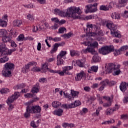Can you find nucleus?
<instances>
[{"label":"nucleus","mask_w":128,"mask_h":128,"mask_svg":"<svg viewBox=\"0 0 128 128\" xmlns=\"http://www.w3.org/2000/svg\"><path fill=\"white\" fill-rule=\"evenodd\" d=\"M82 11L80 7L76 8V6L70 7L67 9L66 12L65 13L64 12L60 10L58 16H67L68 18H71L72 20H78L80 18V16L76 15L80 14Z\"/></svg>","instance_id":"1"},{"label":"nucleus","mask_w":128,"mask_h":128,"mask_svg":"<svg viewBox=\"0 0 128 128\" xmlns=\"http://www.w3.org/2000/svg\"><path fill=\"white\" fill-rule=\"evenodd\" d=\"M106 26L110 30V34L112 36H114V38H120L122 35L118 30H117L118 26H116V25L114 24V22H108L106 24Z\"/></svg>","instance_id":"2"},{"label":"nucleus","mask_w":128,"mask_h":128,"mask_svg":"<svg viewBox=\"0 0 128 128\" xmlns=\"http://www.w3.org/2000/svg\"><path fill=\"white\" fill-rule=\"evenodd\" d=\"M120 65L116 64L114 63H109L108 66L107 70L108 72H112L113 76H118L120 74Z\"/></svg>","instance_id":"3"},{"label":"nucleus","mask_w":128,"mask_h":128,"mask_svg":"<svg viewBox=\"0 0 128 128\" xmlns=\"http://www.w3.org/2000/svg\"><path fill=\"white\" fill-rule=\"evenodd\" d=\"M14 68V64L7 62L4 65V69L2 71V74L4 76L8 77L12 76V70Z\"/></svg>","instance_id":"4"},{"label":"nucleus","mask_w":128,"mask_h":128,"mask_svg":"<svg viewBox=\"0 0 128 128\" xmlns=\"http://www.w3.org/2000/svg\"><path fill=\"white\" fill-rule=\"evenodd\" d=\"M14 50H8L5 43H0V52L2 56H10Z\"/></svg>","instance_id":"5"},{"label":"nucleus","mask_w":128,"mask_h":128,"mask_svg":"<svg viewBox=\"0 0 128 128\" xmlns=\"http://www.w3.org/2000/svg\"><path fill=\"white\" fill-rule=\"evenodd\" d=\"M114 46H106L104 47H102L100 50V52L103 56H106V54H108L112 52H114Z\"/></svg>","instance_id":"6"},{"label":"nucleus","mask_w":128,"mask_h":128,"mask_svg":"<svg viewBox=\"0 0 128 128\" xmlns=\"http://www.w3.org/2000/svg\"><path fill=\"white\" fill-rule=\"evenodd\" d=\"M86 14L90 13L92 14V12H96L98 10V4L94 3V4H89L86 6Z\"/></svg>","instance_id":"7"},{"label":"nucleus","mask_w":128,"mask_h":128,"mask_svg":"<svg viewBox=\"0 0 128 128\" xmlns=\"http://www.w3.org/2000/svg\"><path fill=\"white\" fill-rule=\"evenodd\" d=\"M89 36H93L94 38H98V36H104V33L102 32V31L100 30V29L97 28V29L90 31Z\"/></svg>","instance_id":"8"},{"label":"nucleus","mask_w":128,"mask_h":128,"mask_svg":"<svg viewBox=\"0 0 128 128\" xmlns=\"http://www.w3.org/2000/svg\"><path fill=\"white\" fill-rule=\"evenodd\" d=\"M74 66H72L62 67V71L60 70V76H64V74H65L70 76L72 74V72H70V70H72Z\"/></svg>","instance_id":"9"},{"label":"nucleus","mask_w":128,"mask_h":128,"mask_svg":"<svg viewBox=\"0 0 128 128\" xmlns=\"http://www.w3.org/2000/svg\"><path fill=\"white\" fill-rule=\"evenodd\" d=\"M30 114H40L42 108L39 106H28Z\"/></svg>","instance_id":"10"},{"label":"nucleus","mask_w":128,"mask_h":128,"mask_svg":"<svg viewBox=\"0 0 128 128\" xmlns=\"http://www.w3.org/2000/svg\"><path fill=\"white\" fill-rule=\"evenodd\" d=\"M66 44V43L64 42H62L61 44H58L56 43L54 46L53 48L51 50L50 52V54H54L56 50H58V46H64Z\"/></svg>","instance_id":"11"},{"label":"nucleus","mask_w":128,"mask_h":128,"mask_svg":"<svg viewBox=\"0 0 128 128\" xmlns=\"http://www.w3.org/2000/svg\"><path fill=\"white\" fill-rule=\"evenodd\" d=\"M8 34L7 33V34L4 35L2 37V42H3L4 44V42H11L12 36H10V32H9ZM0 44H2V42H1Z\"/></svg>","instance_id":"12"},{"label":"nucleus","mask_w":128,"mask_h":128,"mask_svg":"<svg viewBox=\"0 0 128 128\" xmlns=\"http://www.w3.org/2000/svg\"><path fill=\"white\" fill-rule=\"evenodd\" d=\"M120 108V106H118V104H116L115 106L113 108H108L106 110V114L107 116H108L110 114H113L114 112H116V110H118Z\"/></svg>","instance_id":"13"},{"label":"nucleus","mask_w":128,"mask_h":128,"mask_svg":"<svg viewBox=\"0 0 128 128\" xmlns=\"http://www.w3.org/2000/svg\"><path fill=\"white\" fill-rule=\"evenodd\" d=\"M128 50V46H122L119 50H115L114 55L116 56H118V54H120L122 52H124V50Z\"/></svg>","instance_id":"14"},{"label":"nucleus","mask_w":128,"mask_h":128,"mask_svg":"<svg viewBox=\"0 0 128 128\" xmlns=\"http://www.w3.org/2000/svg\"><path fill=\"white\" fill-rule=\"evenodd\" d=\"M85 74H86L84 73V72L83 70L80 71V72L76 74V76L75 78L77 82H78V80H81L82 78L84 76Z\"/></svg>","instance_id":"15"},{"label":"nucleus","mask_w":128,"mask_h":128,"mask_svg":"<svg viewBox=\"0 0 128 128\" xmlns=\"http://www.w3.org/2000/svg\"><path fill=\"white\" fill-rule=\"evenodd\" d=\"M86 30H89V32H90V30H96L98 28V26H96V25L94 24L92 25V24H90L88 23L86 24Z\"/></svg>","instance_id":"16"},{"label":"nucleus","mask_w":128,"mask_h":128,"mask_svg":"<svg viewBox=\"0 0 128 128\" xmlns=\"http://www.w3.org/2000/svg\"><path fill=\"white\" fill-rule=\"evenodd\" d=\"M98 66H93L88 70V72L90 74H92V72H98Z\"/></svg>","instance_id":"17"},{"label":"nucleus","mask_w":128,"mask_h":128,"mask_svg":"<svg viewBox=\"0 0 128 128\" xmlns=\"http://www.w3.org/2000/svg\"><path fill=\"white\" fill-rule=\"evenodd\" d=\"M111 4L112 3L109 4V6H108L102 5L100 6V10H104L105 12H106V10H108L110 8H112Z\"/></svg>","instance_id":"18"},{"label":"nucleus","mask_w":128,"mask_h":128,"mask_svg":"<svg viewBox=\"0 0 128 128\" xmlns=\"http://www.w3.org/2000/svg\"><path fill=\"white\" fill-rule=\"evenodd\" d=\"M111 17L113 20H120V14L118 12H114L111 14Z\"/></svg>","instance_id":"19"},{"label":"nucleus","mask_w":128,"mask_h":128,"mask_svg":"<svg viewBox=\"0 0 128 128\" xmlns=\"http://www.w3.org/2000/svg\"><path fill=\"white\" fill-rule=\"evenodd\" d=\"M128 0H118V8H124L126 6Z\"/></svg>","instance_id":"20"},{"label":"nucleus","mask_w":128,"mask_h":128,"mask_svg":"<svg viewBox=\"0 0 128 128\" xmlns=\"http://www.w3.org/2000/svg\"><path fill=\"white\" fill-rule=\"evenodd\" d=\"M86 63V59L83 58L80 60H78L76 64L80 68H84V64Z\"/></svg>","instance_id":"21"},{"label":"nucleus","mask_w":128,"mask_h":128,"mask_svg":"<svg viewBox=\"0 0 128 128\" xmlns=\"http://www.w3.org/2000/svg\"><path fill=\"white\" fill-rule=\"evenodd\" d=\"M62 112H64V110L61 108H59L58 110H56L54 111V114H56V116H62Z\"/></svg>","instance_id":"22"},{"label":"nucleus","mask_w":128,"mask_h":128,"mask_svg":"<svg viewBox=\"0 0 128 128\" xmlns=\"http://www.w3.org/2000/svg\"><path fill=\"white\" fill-rule=\"evenodd\" d=\"M24 96L26 98H35V100H38V97H36V96L34 94L27 93L26 94H25Z\"/></svg>","instance_id":"23"},{"label":"nucleus","mask_w":128,"mask_h":128,"mask_svg":"<svg viewBox=\"0 0 128 128\" xmlns=\"http://www.w3.org/2000/svg\"><path fill=\"white\" fill-rule=\"evenodd\" d=\"M120 88L122 92H124L126 90V82H121L120 86Z\"/></svg>","instance_id":"24"},{"label":"nucleus","mask_w":128,"mask_h":128,"mask_svg":"<svg viewBox=\"0 0 128 128\" xmlns=\"http://www.w3.org/2000/svg\"><path fill=\"white\" fill-rule=\"evenodd\" d=\"M94 56L92 57V60L94 62H98L100 61V57L98 55V52H96V54H94Z\"/></svg>","instance_id":"25"},{"label":"nucleus","mask_w":128,"mask_h":128,"mask_svg":"<svg viewBox=\"0 0 128 128\" xmlns=\"http://www.w3.org/2000/svg\"><path fill=\"white\" fill-rule=\"evenodd\" d=\"M30 106H28L26 108V112L24 114V118H30Z\"/></svg>","instance_id":"26"},{"label":"nucleus","mask_w":128,"mask_h":128,"mask_svg":"<svg viewBox=\"0 0 128 128\" xmlns=\"http://www.w3.org/2000/svg\"><path fill=\"white\" fill-rule=\"evenodd\" d=\"M78 94H80L78 92H76L72 90H70V94L72 98H78Z\"/></svg>","instance_id":"27"},{"label":"nucleus","mask_w":128,"mask_h":128,"mask_svg":"<svg viewBox=\"0 0 128 128\" xmlns=\"http://www.w3.org/2000/svg\"><path fill=\"white\" fill-rule=\"evenodd\" d=\"M38 92H40V90H38V84L32 87V94H38Z\"/></svg>","instance_id":"28"},{"label":"nucleus","mask_w":128,"mask_h":128,"mask_svg":"<svg viewBox=\"0 0 128 128\" xmlns=\"http://www.w3.org/2000/svg\"><path fill=\"white\" fill-rule=\"evenodd\" d=\"M26 88V84H18L17 86H16L14 87V90H20L22 88Z\"/></svg>","instance_id":"29"},{"label":"nucleus","mask_w":128,"mask_h":128,"mask_svg":"<svg viewBox=\"0 0 128 128\" xmlns=\"http://www.w3.org/2000/svg\"><path fill=\"white\" fill-rule=\"evenodd\" d=\"M22 24V20H15L13 22V25L14 26H20Z\"/></svg>","instance_id":"30"},{"label":"nucleus","mask_w":128,"mask_h":128,"mask_svg":"<svg viewBox=\"0 0 128 128\" xmlns=\"http://www.w3.org/2000/svg\"><path fill=\"white\" fill-rule=\"evenodd\" d=\"M88 52H90L91 54H96V52L94 50V48L90 46L88 47Z\"/></svg>","instance_id":"31"},{"label":"nucleus","mask_w":128,"mask_h":128,"mask_svg":"<svg viewBox=\"0 0 128 128\" xmlns=\"http://www.w3.org/2000/svg\"><path fill=\"white\" fill-rule=\"evenodd\" d=\"M8 34V31L5 29H0V38H2Z\"/></svg>","instance_id":"32"},{"label":"nucleus","mask_w":128,"mask_h":128,"mask_svg":"<svg viewBox=\"0 0 128 128\" xmlns=\"http://www.w3.org/2000/svg\"><path fill=\"white\" fill-rule=\"evenodd\" d=\"M74 36V34L72 32H70L68 34H64V35H62L61 36L64 38H70L71 36Z\"/></svg>","instance_id":"33"},{"label":"nucleus","mask_w":128,"mask_h":128,"mask_svg":"<svg viewBox=\"0 0 128 128\" xmlns=\"http://www.w3.org/2000/svg\"><path fill=\"white\" fill-rule=\"evenodd\" d=\"M8 60H10V58L8 56H4L0 58V62L1 64L6 62H8Z\"/></svg>","instance_id":"34"},{"label":"nucleus","mask_w":128,"mask_h":128,"mask_svg":"<svg viewBox=\"0 0 128 128\" xmlns=\"http://www.w3.org/2000/svg\"><path fill=\"white\" fill-rule=\"evenodd\" d=\"M26 38H24V35L21 34L18 36L16 38V40L18 42H22L24 40H26Z\"/></svg>","instance_id":"35"},{"label":"nucleus","mask_w":128,"mask_h":128,"mask_svg":"<svg viewBox=\"0 0 128 128\" xmlns=\"http://www.w3.org/2000/svg\"><path fill=\"white\" fill-rule=\"evenodd\" d=\"M8 26V22L4 20L0 19V26H2V28H6Z\"/></svg>","instance_id":"36"},{"label":"nucleus","mask_w":128,"mask_h":128,"mask_svg":"<svg viewBox=\"0 0 128 128\" xmlns=\"http://www.w3.org/2000/svg\"><path fill=\"white\" fill-rule=\"evenodd\" d=\"M70 54L71 56H80V52L76 51L74 50H70Z\"/></svg>","instance_id":"37"},{"label":"nucleus","mask_w":128,"mask_h":128,"mask_svg":"<svg viewBox=\"0 0 128 128\" xmlns=\"http://www.w3.org/2000/svg\"><path fill=\"white\" fill-rule=\"evenodd\" d=\"M72 108H76V106H78L80 104V102L78 100H76L74 103H72Z\"/></svg>","instance_id":"38"},{"label":"nucleus","mask_w":128,"mask_h":128,"mask_svg":"<svg viewBox=\"0 0 128 128\" xmlns=\"http://www.w3.org/2000/svg\"><path fill=\"white\" fill-rule=\"evenodd\" d=\"M48 63H46L42 66V70H43L44 72H46L48 70Z\"/></svg>","instance_id":"39"},{"label":"nucleus","mask_w":128,"mask_h":128,"mask_svg":"<svg viewBox=\"0 0 128 128\" xmlns=\"http://www.w3.org/2000/svg\"><path fill=\"white\" fill-rule=\"evenodd\" d=\"M16 100L14 98V96L12 95L11 96L8 98V100H7V104H12L13 102H14Z\"/></svg>","instance_id":"40"},{"label":"nucleus","mask_w":128,"mask_h":128,"mask_svg":"<svg viewBox=\"0 0 128 128\" xmlns=\"http://www.w3.org/2000/svg\"><path fill=\"white\" fill-rule=\"evenodd\" d=\"M62 104L60 102L54 101L52 103V106L53 108H58Z\"/></svg>","instance_id":"41"},{"label":"nucleus","mask_w":128,"mask_h":128,"mask_svg":"<svg viewBox=\"0 0 128 128\" xmlns=\"http://www.w3.org/2000/svg\"><path fill=\"white\" fill-rule=\"evenodd\" d=\"M66 54H68V52H66V51H64V50H62L60 54L57 56H58V58H64V56H66Z\"/></svg>","instance_id":"42"},{"label":"nucleus","mask_w":128,"mask_h":128,"mask_svg":"<svg viewBox=\"0 0 128 128\" xmlns=\"http://www.w3.org/2000/svg\"><path fill=\"white\" fill-rule=\"evenodd\" d=\"M57 66H60V64H64V60L60 57H58L57 56Z\"/></svg>","instance_id":"43"},{"label":"nucleus","mask_w":128,"mask_h":128,"mask_svg":"<svg viewBox=\"0 0 128 128\" xmlns=\"http://www.w3.org/2000/svg\"><path fill=\"white\" fill-rule=\"evenodd\" d=\"M100 84L103 85L104 86L106 87L108 84L109 85L110 80H105L102 81L100 82Z\"/></svg>","instance_id":"44"},{"label":"nucleus","mask_w":128,"mask_h":128,"mask_svg":"<svg viewBox=\"0 0 128 128\" xmlns=\"http://www.w3.org/2000/svg\"><path fill=\"white\" fill-rule=\"evenodd\" d=\"M92 18H94V15L91 14L88 16H86L84 18V20H92Z\"/></svg>","instance_id":"45"},{"label":"nucleus","mask_w":128,"mask_h":128,"mask_svg":"<svg viewBox=\"0 0 128 128\" xmlns=\"http://www.w3.org/2000/svg\"><path fill=\"white\" fill-rule=\"evenodd\" d=\"M60 26V24L58 23L54 24V26H52L50 27L51 30H58Z\"/></svg>","instance_id":"46"},{"label":"nucleus","mask_w":128,"mask_h":128,"mask_svg":"<svg viewBox=\"0 0 128 128\" xmlns=\"http://www.w3.org/2000/svg\"><path fill=\"white\" fill-rule=\"evenodd\" d=\"M0 92L2 94H8V92H10V90L7 88H3L0 90Z\"/></svg>","instance_id":"47"},{"label":"nucleus","mask_w":128,"mask_h":128,"mask_svg":"<svg viewBox=\"0 0 128 128\" xmlns=\"http://www.w3.org/2000/svg\"><path fill=\"white\" fill-rule=\"evenodd\" d=\"M27 19L29 20H30L31 22H34V18L33 15L29 14L27 15Z\"/></svg>","instance_id":"48"},{"label":"nucleus","mask_w":128,"mask_h":128,"mask_svg":"<svg viewBox=\"0 0 128 128\" xmlns=\"http://www.w3.org/2000/svg\"><path fill=\"white\" fill-rule=\"evenodd\" d=\"M39 82H40L41 84H46L48 80H46V78H40L38 80Z\"/></svg>","instance_id":"49"},{"label":"nucleus","mask_w":128,"mask_h":128,"mask_svg":"<svg viewBox=\"0 0 128 128\" xmlns=\"http://www.w3.org/2000/svg\"><path fill=\"white\" fill-rule=\"evenodd\" d=\"M62 106L64 108H72V104H63Z\"/></svg>","instance_id":"50"},{"label":"nucleus","mask_w":128,"mask_h":128,"mask_svg":"<svg viewBox=\"0 0 128 128\" xmlns=\"http://www.w3.org/2000/svg\"><path fill=\"white\" fill-rule=\"evenodd\" d=\"M112 100H110L108 101L107 103L103 104V106H104V108H108V106H112Z\"/></svg>","instance_id":"51"},{"label":"nucleus","mask_w":128,"mask_h":128,"mask_svg":"<svg viewBox=\"0 0 128 128\" xmlns=\"http://www.w3.org/2000/svg\"><path fill=\"white\" fill-rule=\"evenodd\" d=\"M48 72H52V74H60V70H54L50 69H48Z\"/></svg>","instance_id":"52"},{"label":"nucleus","mask_w":128,"mask_h":128,"mask_svg":"<svg viewBox=\"0 0 128 128\" xmlns=\"http://www.w3.org/2000/svg\"><path fill=\"white\" fill-rule=\"evenodd\" d=\"M64 30H66V29L64 27H62L59 28L58 32L59 34H64Z\"/></svg>","instance_id":"53"},{"label":"nucleus","mask_w":128,"mask_h":128,"mask_svg":"<svg viewBox=\"0 0 128 128\" xmlns=\"http://www.w3.org/2000/svg\"><path fill=\"white\" fill-rule=\"evenodd\" d=\"M31 70L32 72H40V68L38 66H34L31 69Z\"/></svg>","instance_id":"54"},{"label":"nucleus","mask_w":128,"mask_h":128,"mask_svg":"<svg viewBox=\"0 0 128 128\" xmlns=\"http://www.w3.org/2000/svg\"><path fill=\"white\" fill-rule=\"evenodd\" d=\"M64 96L66 98H68V100H72V96L70 95V94H69L68 93H64Z\"/></svg>","instance_id":"55"},{"label":"nucleus","mask_w":128,"mask_h":128,"mask_svg":"<svg viewBox=\"0 0 128 128\" xmlns=\"http://www.w3.org/2000/svg\"><path fill=\"white\" fill-rule=\"evenodd\" d=\"M88 112V108H83L82 110L80 111V114L82 116H84V114H86Z\"/></svg>","instance_id":"56"},{"label":"nucleus","mask_w":128,"mask_h":128,"mask_svg":"<svg viewBox=\"0 0 128 128\" xmlns=\"http://www.w3.org/2000/svg\"><path fill=\"white\" fill-rule=\"evenodd\" d=\"M12 96H14L15 100H16L20 96V94L18 92H16L14 93V94Z\"/></svg>","instance_id":"57"},{"label":"nucleus","mask_w":128,"mask_h":128,"mask_svg":"<svg viewBox=\"0 0 128 128\" xmlns=\"http://www.w3.org/2000/svg\"><path fill=\"white\" fill-rule=\"evenodd\" d=\"M24 6L27 8H34V5H32V4H24Z\"/></svg>","instance_id":"58"},{"label":"nucleus","mask_w":128,"mask_h":128,"mask_svg":"<svg viewBox=\"0 0 128 128\" xmlns=\"http://www.w3.org/2000/svg\"><path fill=\"white\" fill-rule=\"evenodd\" d=\"M51 20H52V22H56L55 24H59L60 22V20L56 18H52Z\"/></svg>","instance_id":"59"},{"label":"nucleus","mask_w":128,"mask_h":128,"mask_svg":"<svg viewBox=\"0 0 128 128\" xmlns=\"http://www.w3.org/2000/svg\"><path fill=\"white\" fill-rule=\"evenodd\" d=\"M60 40H62V38L60 37H56L53 38V41L55 42H60Z\"/></svg>","instance_id":"60"},{"label":"nucleus","mask_w":128,"mask_h":128,"mask_svg":"<svg viewBox=\"0 0 128 128\" xmlns=\"http://www.w3.org/2000/svg\"><path fill=\"white\" fill-rule=\"evenodd\" d=\"M93 48H98V43L96 42H94L91 45Z\"/></svg>","instance_id":"61"},{"label":"nucleus","mask_w":128,"mask_h":128,"mask_svg":"<svg viewBox=\"0 0 128 128\" xmlns=\"http://www.w3.org/2000/svg\"><path fill=\"white\" fill-rule=\"evenodd\" d=\"M10 42L11 44V46H12V48H16V46H18L16 42H14L13 40L10 41Z\"/></svg>","instance_id":"62"},{"label":"nucleus","mask_w":128,"mask_h":128,"mask_svg":"<svg viewBox=\"0 0 128 128\" xmlns=\"http://www.w3.org/2000/svg\"><path fill=\"white\" fill-rule=\"evenodd\" d=\"M12 103H9L8 104V110H12V108H14V105L12 104H11Z\"/></svg>","instance_id":"63"},{"label":"nucleus","mask_w":128,"mask_h":128,"mask_svg":"<svg viewBox=\"0 0 128 128\" xmlns=\"http://www.w3.org/2000/svg\"><path fill=\"white\" fill-rule=\"evenodd\" d=\"M121 118L122 120H128V116L126 114H123L121 116Z\"/></svg>","instance_id":"64"}]
</instances>
